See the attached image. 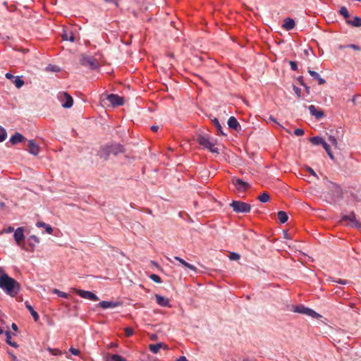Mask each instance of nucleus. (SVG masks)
I'll use <instances>...</instances> for the list:
<instances>
[{
    "mask_svg": "<svg viewBox=\"0 0 361 361\" xmlns=\"http://www.w3.org/2000/svg\"><path fill=\"white\" fill-rule=\"evenodd\" d=\"M0 288L11 296L16 295L19 289V283L13 278L8 276L1 268H0Z\"/></svg>",
    "mask_w": 361,
    "mask_h": 361,
    "instance_id": "nucleus-1",
    "label": "nucleus"
},
{
    "mask_svg": "<svg viewBox=\"0 0 361 361\" xmlns=\"http://www.w3.org/2000/svg\"><path fill=\"white\" fill-rule=\"evenodd\" d=\"M195 140L203 148L208 149L213 153H219L218 149L215 147V145L209 140L207 136L197 135Z\"/></svg>",
    "mask_w": 361,
    "mask_h": 361,
    "instance_id": "nucleus-2",
    "label": "nucleus"
},
{
    "mask_svg": "<svg viewBox=\"0 0 361 361\" xmlns=\"http://www.w3.org/2000/svg\"><path fill=\"white\" fill-rule=\"evenodd\" d=\"M230 205L237 213H248L251 210L250 204L241 201H233Z\"/></svg>",
    "mask_w": 361,
    "mask_h": 361,
    "instance_id": "nucleus-3",
    "label": "nucleus"
},
{
    "mask_svg": "<svg viewBox=\"0 0 361 361\" xmlns=\"http://www.w3.org/2000/svg\"><path fill=\"white\" fill-rule=\"evenodd\" d=\"M57 97L63 108L68 109L73 106V99L68 93L66 92H59Z\"/></svg>",
    "mask_w": 361,
    "mask_h": 361,
    "instance_id": "nucleus-4",
    "label": "nucleus"
},
{
    "mask_svg": "<svg viewBox=\"0 0 361 361\" xmlns=\"http://www.w3.org/2000/svg\"><path fill=\"white\" fill-rule=\"evenodd\" d=\"M80 63L83 66L89 67L91 69H95L99 66L97 60L91 56L82 55L80 59Z\"/></svg>",
    "mask_w": 361,
    "mask_h": 361,
    "instance_id": "nucleus-5",
    "label": "nucleus"
},
{
    "mask_svg": "<svg viewBox=\"0 0 361 361\" xmlns=\"http://www.w3.org/2000/svg\"><path fill=\"white\" fill-rule=\"evenodd\" d=\"M294 312L300 313V314H306L308 316H311L314 318H317L319 316V314L318 313H317L316 312H314L313 310L310 309L308 307H305L303 305L296 306L294 308Z\"/></svg>",
    "mask_w": 361,
    "mask_h": 361,
    "instance_id": "nucleus-6",
    "label": "nucleus"
},
{
    "mask_svg": "<svg viewBox=\"0 0 361 361\" xmlns=\"http://www.w3.org/2000/svg\"><path fill=\"white\" fill-rule=\"evenodd\" d=\"M75 293L82 298L92 301L99 300V298L91 291L75 289Z\"/></svg>",
    "mask_w": 361,
    "mask_h": 361,
    "instance_id": "nucleus-7",
    "label": "nucleus"
},
{
    "mask_svg": "<svg viewBox=\"0 0 361 361\" xmlns=\"http://www.w3.org/2000/svg\"><path fill=\"white\" fill-rule=\"evenodd\" d=\"M232 183L239 192H245L250 188V185L247 183L237 178H232Z\"/></svg>",
    "mask_w": 361,
    "mask_h": 361,
    "instance_id": "nucleus-8",
    "label": "nucleus"
},
{
    "mask_svg": "<svg viewBox=\"0 0 361 361\" xmlns=\"http://www.w3.org/2000/svg\"><path fill=\"white\" fill-rule=\"evenodd\" d=\"M330 189L333 195V200L334 202L338 201L342 199V190L338 185L335 183H331Z\"/></svg>",
    "mask_w": 361,
    "mask_h": 361,
    "instance_id": "nucleus-9",
    "label": "nucleus"
},
{
    "mask_svg": "<svg viewBox=\"0 0 361 361\" xmlns=\"http://www.w3.org/2000/svg\"><path fill=\"white\" fill-rule=\"evenodd\" d=\"M107 100L111 103L113 106H121L123 104V98L117 95L111 94L108 95Z\"/></svg>",
    "mask_w": 361,
    "mask_h": 361,
    "instance_id": "nucleus-10",
    "label": "nucleus"
},
{
    "mask_svg": "<svg viewBox=\"0 0 361 361\" xmlns=\"http://www.w3.org/2000/svg\"><path fill=\"white\" fill-rule=\"evenodd\" d=\"M13 237H14V239H15L16 243L19 246H21L23 243V241H24V239H25V235H24V233H23V228L22 227L18 228L14 231Z\"/></svg>",
    "mask_w": 361,
    "mask_h": 361,
    "instance_id": "nucleus-11",
    "label": "nucleus"
},
{
    "mask_svg": "<svg viewBox=\"0 0 361 361\" xmlns=\"http://www.w3.org/2000/svg\"><path fill=\"white\" fill-rule=\"evenodd\" d=\"M308 109L310 114L314 116L317 119H320L324 116L323 111L317 109L314 105L309 106Z\"/></svg>",
    "mask_w": 361,
    "mask_h": 361,
    "instance_id": "nucleus-12",
    "label": "nucleus"
},
{
    "mask_svg": "<svg viewBox=\"0 0 361 361\" xmlns=\"http://www.w3.org/2000/svg\"><path fill=\"white\" fill-rule=\"evenodd\" d=\"M342 220L349 221L352 224V226H355L356 228L361 227L360 223L356 220L355 215L353 212L350 214L349 215L343 216Z\"/></svg>",
    "mask_w": 361,
    "mask_h": 361,
    "instance_id": "nucleus-13",
    "label": "nucleus"
},
{
    "mask_svg": "<svg viewBox=\"0 0 361 361\" xmlns=\"http://www.w3.org/2000/svg\"><path fill=\"white\" fill-rule=\"evenodd\" d=\"M27 150L30 154L37 156L39 152V147L31 140L28 141Z\"/></svg>",
    "mask_w": 361,
    "mask_h": 361,
    "instance_id": "nucleus-14",
    "label": "nucleus"
},
{
    "mask_svg": "<svg viewBox=\"0 0 361 361\" xmlns=\"http://www.w3.org/2000/svg\"><path fill=\"white\" fill-rule=\"evenodd\" d=\"M107 147L109 148V150H111V154L114 155H118L120 153L124 152V148L120 144H112L111 145H107Z\"/></svg>",
    "mask_w": 361,
    "mask_h": 361,
    "instance_id": "nucleus-15",
    "label": "nucleus"
},
{
    "mask_svg": "<svg viewBox=\"0 0 361 361\" xmlns=\"http://www.w3.org/2000/svg\"><path fill=\"white\" fill-rule=\"evenodd\" d=\"M25 137L19 133H16L13 135H12V137L10 138V142L12 144V145H16L19 142H23V140H25Z\"/></svg>",
    "mask_w": 361,
    "mask_h": 361,
    "instance_id": "nucleus-16",
    "label": "nucleus"
},
{
    "mask_svg": "<svg viewBox=\"0 0 361 361\" xmlns=\"http://www.w3.org/2000/svg\"><path fill=\"white\" fill-rule=\"evenodd\" d=\"M228 126L229 128L234 129L235 130H238L240 128V126L237 121V119L234 116H231L228 120Z\"/></svg>",
    "mask_w": 361,
    "mask_h": 361,
    "instance_id": "nucleus-17",
    "label": "nucleus"
},
{
    "mask_svg": "<svg viewBox=\"0 0 361 361\" xmlns=\"http://www.w3.org/2000/svg\"><path fill=\"white\" fill-rule=\"evenodd\" d=\"M111 154V150H109V148L107 147V145L102 147L99 152V156L100 158L104 159V160H107Z\"/></svg>",
    "mask_w": 361,
    "mask_h": 361,
    "instance_id": "nucleus-18",
    "label": "nucleus"
},
{
    "mask_svg": "<svg viewBox=\"0 0 361 361\" xmlns=\"http://www.w3.org/2000/svg\"><path fill=\"white\" fill-rule=\"evenodd\" d=\"M100 307L103 309L107 308H114L119 305L118 302H111V301H102L98 305Z\"/></svg>",
    "mask_w": 361,
    "mask_h": 361,
    "instance_id": "nucleus-19",
    "label": "nucleus"
},
{
    "mask_svg": "<svg viewBox=\"0 0 361 361\" xmlns=\"http://www.w3.org/2000/svg\"><path fill=\"white\" fill-rule=\"evenodd\" d=\"M295 25V21L290 18H287L284 20L283 27L286 30H290L294 28Z\"/></svg>",
    "mask_w": 361,
    "mask_h": 361,
    "instance_id": "nucleus-20",
    "label": "nucleus"
},
{
    "mask_svg": "<svg viewBox=\"0 0 361 361\" xmlns=\"http://www.w3.org/2000/svg\"><path fill=\"white\" fill-rule=\"evenodd\" d=\"M155 297L157 304L159 305L160 306L167 307L169 305V301L168 298L159 295H156Z\"/></svg>",
    "mask_w": 361,
    "mask_h": 361,
    "instance_id": "nucleus-21",
    "label": "nucleus"
},
{
    "mask_svg": "<svg viewBox=\"0 0 361 361\" xmlns=\"http://www.w3.org/2000/svg\"><path fill=\"white\" fill-rule=\"evenodd\" d=\"M308 73L314 80H317L319 85H323L326 82V80L321 78L317 72L309 70Z\"/></svg>",
    "mask_w": 361,
    "mask_h": 361,
    "instance_id": "nucleus-22",
    "label": "nucleus"
},
{
    "mask_svg": "<svg viewBox=\"0 0 361 361\" xmlns=\"http://www.w3.org/2000/svg\"><path fill=\"white\" fill-rule=\"evenodd\" d=\"M25 307L30 312L31 315L32 316L35 322H37L39 319L38 313L33 309L32 306L28 302H25Z\"/></svg>",
    "mask_w": 361,
    "mask_h": 361,
    "instance_id": "nucleus-23",
    "label": "nucleus"
},
{
    "mask_svg": "<svg viewBox=\"0 0 361 361\" xmlns=\"http://www.w3.org/2000/svg\"><path fill=\"white\" fill-rule=\"evenodd\" d=\"M346 23L353 27H361V18L355 16L353 20H347Z\"/></svg>",
    "mask_w": 361,
    "mask_h": 361,
    "instance_id": "nucleus-24",
    "label": "nucleus"
},
{
    "mask_svg": "<svg viewBox=\"0 0 361 361\" xmlns=\"http://www.w3.org/2000/svg\"><path fill=\"white\" fill-rule=\"evenodd\" d=\"M161 348H166V345L162 343H159L156 344H150L149 346V349L153 353H157Z\"/></svg>",
    "mask_w": 361,
    "mask_h": 361,
    "instance_id": "nucleus-25",
    "label": "nucleus"
},
{
    "mask_svg": "<svg viewBox=\"0 0 361 361\" xmlns=\"http://www.w3.org/2000/svg\"><path fill=\"white\" fill-rule=\"evenodd\" d=\"M62 38L63 40H68L71 42H75V36L72 32L64 31L62 35Z\"/></svg>",
    "mask_w": 361,
    "mask_h": 361,
    "instance_id": "nucleus-26",
    "label": "nucleus"
},
{
    "mask_svg": "<svg viewBox=\"0 0 361 361\" xmlns=\"http://www.w3.org/2000/svg\"><path fill=\"white\" fill-rule=\"evenodd\" d=\"M37 227H43L44 228H45L46 232L49 234H51L53 232V228H51V226L49 224H47L44 222H42V221L37 222Z\"/></svg>",
    "mask_w": 361,
    "mask_h": 361,
    "instance_id": "nucleus-27",
    "label": "nucleus"
},
{
    "mask_svg": "<svg viewBox=\"0 0 361 361\" xmlns=\"http://www.w3.org/2000/svg\"><path fill=\"white\" fill-rule=\"evenodd\" d=\"M278 219L281 224H284L288 221V216L283 211H280L277 213Z\"/></svg>",
    "mask_w": 361,
    "mask_h": 361,
    "instance_id": "nucleus-28",
    "label": "nucleus"
},
{
    "mask_svg": "<svg viewBox=\"0 0 361 361\" xmlns=\"http://www.w3.org/2000/svg\"><path fill=\"white\" fill-rule=\"evenodd\" d=\"M174 258L176 260L178 261L180 264L188 267L190 270L196 271V267L195 266L186 262L184 259L180 258L179 257H175Z\"/></svg>",
    "mask_w": 361,
    "mask_h": 361,
    "instance_id": "nucleus-29",
    "label": "nucleus"
},
{
    "mask_svg": "<svg viewBox=\"0 0 361 361\" xmlns=\"http://www.w3.org/2000/svg\"><path fill=\"white\" fill-rule=\"evenodd\" d=\"M5 334H6V343L13 347V348H18V345L16 343V342H13L12 340H11V334L10 333V331H6L5 332Z\"/></svg>",
    "mask_w": 361,
    "mask_h": 361,
    "instance_id": "nucleus-30",
    "label": "nucleus"
},
{
    "mask_svg": "<svg viewBox=\"0 0 361 361\" xmlns=\"http://www.w3.org/2000/svg\"><path fill=\"white\" fill-rule=\"evenodd\" d=\"M310 142L315 145H323L325 142L322 137H312L310 138Z\"/></svg>",
    "mask_w": 361,
    "mask_h": 361,
    "instance_id": "nucleus-31",
    "label": "nucleus"
},
{
    "mask_svg": "<svg viewBox=\"0 0 361 361\" xmlns=\"http://www.w3.org/2000/svg\"><path fill=\"white\" fill-rule=\"evenodd\" d=\"M257 199L261 202L265 203L269 200L270 197H269V195L268 194V192H264L262 195H259Z\"/></svg>",
    "mask_w": 361,
    "mask_h": 361,
    "instance_id": "nucleus-32",
    "label": "nucleus"
},
{
    "mask_svg": "<svg viewBox=\"0 0 361 361\" xmlns=\"http://www.w3.org/2000/svg\"><path fill=\"white\" fill-rule=\"evenodd\" d=\"M212 121L213 124L215 126V127L216 128L218 132L219 133H221V135H225V133L222 130V127H221L219 120L216 118H214V119H212Z\"/></svg>",
    "mask_w": 361,
    "mask_h": 361,
    "instance_id": "nucleus-33",
    "label": "nucleus"
},
{
    "mask_svg": "<svg viewBox=\"0 0 361 361\" xmlns=\"http://www.w3.org/2000/svg\"><path fill=\"white\" fill-rule=\"evenodd\" d=\"M14 85L16 87L20 88L24 85V81L20 77H16L13 81Z\"/></svg>",
    "mask_w": 361,
    "mask_h": 361,
    "instance_id": "nucleus-34",
    "label": "nucleus"
},
{
    "mask_svg": "<svg viewBox=\"0 0 361 361\" xmlns=\"http://www.w3.org/2000/svg\"><path fill=\"white\" fill-rule=\"evenodd\" d=\"M339 13L342 15L345 18H348L350 17V14L348 11L345 6H342L340 8Z\"/></svg>",
    "mask_w": 361,
    "mask_h": 361,
    "instance_id": "nucleus-35",
    "label": "nucleus"
},
{
    "mask_svg": "<svg viewBox=\"0 0 361 361\" xmlns=\"http://www.w3.org/2000/svg\"><path fill=\"white\" fill-rule=\"evenodd\" d=\"M109 361H127L126 359L119 355H113Z\"/></svg>",
    "mask_w": 361,
    "mask_h": 361,
    "instance_id": "nucleus-36",
    "label": "nucleus"
},
{
    "mask_svg": "<svg viewBox=\"0 0 361 361\" xmlns=\"http://www.w3.org/2000/svg\"><path fill=\"white\" fill-rule=\"evenodd\" d=\"M52 292L55 294H57L59 297H61V298H68V295L67 293H64V292H62L56 288H54Z\"/></svg>",
    "mask_w": 361,
    "mask_h": 361,
    "instance_id": "nucleus-37",
    "label": "nucleus"
},
{
    "mask_svg": "<svg viewBox=\"0 0 361 361\" xmlns=\"http://www.w3.org/2000/svg\"><path fill=\"white\" fill-rule=\"evenodd\" d=\"M6 135L7 134L6 130L4 128H0V142L4 141L6 138Z\"/></svg>",
    "mask_w": 361,
    "mask_h": 361,
    "instance_id": "nucleus-38",
    "label": "nucleus"
},
{
    "mask_svg": "<svg viewBox=\"0 0 361 361\" xmlns=\"http://www.w3.org/2000/svg\"><path fill=\"white\" fill-rule=\"evenodd\" d=\"M149 278L156 283H159L161 282V278L157 274H152L149 276Z\"/></svg>",
    "mask_w": 361,
    "mask_h": 361,
    "instance_id": "nucleus-39",
    "label": "nucleus"
},
{
    "mask_svg": "<svg viewBox=\"0 0 361 361\" xmlns=\"http://www.w3.org/2000/svg\"><path fill=\"white\" fill-rule=\"evenodd\" d=\"M30 244L34 245L35 243H39V238L35 235H31L29 238Z\"/></svg>",
    "mask_w": 361,
    "mask_h": 361,
    "instance_id": "nucleus-40",
    "label": "nucleus"
},
{
    "mask_svg": "<svg viewBox=\"0 0 361 361\" xmlns=\"http://www.w3.org/2000/svg\"><path fill=\"white\" fill-rule=\"evenodd\" d=\"M48 350L54 355H61V352L58 348H48Z\"/></svg>",
    "mask_w": 361,
    "mask_h": 361,
    "instance_id": "nucleus-41",
    "label": "nucleus"
},
{
    "mask_svg": "<svg viewBox=\"0 0 361 361\" xmlns=\"http://www.w3.org/2000/svg\"><path fill=\"white\" fill-rule=\"evenodd\" d=\"M134 331L133 329L130 327H126L125 329V334L126 336L129 337L131 336L133 334Z\"/></svg>",
    "mask_w": 361,
    "mask_h": 361,
    "instance_id": "nucleus-42",
    "label": "nucleus"
},
{
    "mask_svg": "<svg viewBox=\"0 0 361 361\" xmlns=\"http://www.w3.org/2000/svg\"><path fill=\"white\" fill-rule=\"evenodd\" d=\"M230 259L231 260H238L240 259V255L235 252H231L229 256Z\"/></svg>",
    "mask_w": 361,
    "mask_h": 361,
    "instance_id": "nucleus-43",
    "label": "nucleus"
},
{
    "mask_svg": "<svg viewBox=\"0 0 361 361\" xmlns=\"http://www.w3.org/2000/svg\"><path fill=\"white\" fill-rule=\"evenodd\" d=\"M328 140L331 142V145H333L336 147L337 146V140L334 136H332V135L329 136Z\"/></svg>",
    "mask_w": 361,
    "mask_h": 361,
    "instance_id": "nucleus-44",
    "label": "nucleus"
},
{
    "mask_svg": "<svg viewBox=\"0 0 361 361\" xmlns=\"http://www.w3.org/2000/svg\"><path fill=\"white\" fill-rule=\"evenodd\" d=\"M305 133L304 130L302 129H300V128H296L295 130H294V134L296 135V136H302Z\"/></svg>",
    "mask_w": 361,
    "mask_h": 361,
    "instance_id": "nucleus-45",
    "label": "nucleus"
},
{
    "mask_svg": "<svg viewBox=\"0 0 361 361\" xmlns=\"http://www.w3.org/2000/svg\"><path fill=\"white\" fill-rule=\"evenodd\" d=\"M289 64H290V68H291L293 71H297V69H298V65H297V63H296L295 61H289Z\"/></svg>",
    "mask_w": 361,
    "mask_h": 361,
    "instance_id": "nucleus-46",
    "label": "nucleus"
},
{
    "mask_svg": "<svg viewBox=\"0 0 361 361\" xmlns=\"http://www.w3.org/2000/svg\"><path fill=\"white\" fill-rule=\"evenodd\" d=\"M47 70L54 71V72H58V71H59V68L57 67L56 66L49 65V66H47Z\"/></svg>",
    "mask_w": 361,
    "mask_h": 361,
    "instance_id": "nucleus-47",
    "label": "nucleus"
},
{
    "mask_svg": "<svg viewBox=\"0 0 361 361\" xmlns=\"http://www.w3.org/2000/svg\"><path fill=\"white\" fill-rule=\"evenodd\" d=\"M69 351L74 355H79L80 351L78 350V349H76V348H74L73 347H71L70 349H69Z\"/></svg>",
    "mask_w": 361,
    "mask_h": 361,
    "instance_id": "nucleus-48",
    "label": "nucleus"
},
{
    "mask_svg": "<svg viewBox=\"0 0 361 361\" xmlns=\"http://www.w3.org/2000/svg\"><path fill=\"white\" fill-rule=\"evenodd\" d=\"M293 90L295 92V93L298 95V97H300L301 96V90L300 88L296 87V86H293Z\"/></svg>",
    "mask_w": 361,
    "mask_h": 361,
    "instance_id": "nucleus-49",
    "label": "nucleus"
},
{
    "mask_svg": "<svg viewBox=\"0 0 361 361\" xmlns=\"http://www.w3.org/2000/svg\"><path fill=\"white\" fill-rule=\"evenodd\" d=\"M347 47L348 48H352V49H353L355 51H360V47L358 45H356V44H348V45H347Z\"/></svg>",
    "mask_w": 361,
    "mask_h": 361,
    "instance_id": "nucleus-50",
    "label": "nucleus"
},
{
    "mask_svg": "<svg viewBox=\"0 0 361 361\" xmlns=\"http://www.w3.org/2000/svg\"><path fill=\"white\" fill-rule=\"evenodd\" d=\"M307 171H308L311 175H312V176H315V177L318 178V177H317V174H316V173H315V171H314L312 168H310V167H307Z\"/></svg>",
    "mask_w": 361,
    "mask_h": 361,
    "instance_id": "nucleus-51",
    "label": "nucleus"
},
{
    "mask_svg": "<svg viewBox=\"0 0 361 361\" xmlns=\"http://www.w3.org/2000/svg\"><path fill=\"white\" fill-rule=\"evenodd\" d=\"M334 281L336 283H340V284H343V285L348 283V281L346 280H343V279L334 280Z\"/></svg>",
    "mask_w": 361,
    "mask_h": 361,
    "instance_id": "nucleus-52",
    "label": "nucleus"
},
{
    "mask_svg": "<svg viewBox=\"0 0 361 361\" xmlns=\"http://www.w3.org/2000/svg\"><path fill=\"white\" fill-rule=\"evenodd\" d=\"M322 146H323V147L324 148V149L326 150V152H328L329 151L331 150L330 146L326 142H324L323 143Z\"/></svg>",
    "mask_w": 361,
    "mask_h": 361,
    "instance_id": "nucleus-53",
    "label": "nucleus"
},
{
    "mask_svg": "<svg viewBox=\"0 0 361 361\" xmlns=\"http://www.w3.org/2000/svg\"><path fill=\"white\" fill-rule=\"evenodd\" d=\"M298 80V81H299V82H300V84L301 85L305 86L307 90H309V87H308L307 86H305V85L304 84V82H303V78H302V76H301V77H299Z\"/></svg>",
    "mask_w": 361,
    "mask_h": 361,
    "instance_id": "nucleus-54",
    "label": "nucleus"
},
{
    "mask_svg": "<svg viewBox=\"0 0 361 361\" xmlns=\"http://www.w3.org/2000/svg\"><path fill=\"white\" fill-rule=\"evenodd\" d=\"M13 231H14V228L12 226H9L6 229L4 230V232L5 233H12Z\"/></svg>",
    "mask_w": 361,
    "mask_h": 361,
    "instance_id": "nucleus-55",
    "label": "nucleus"
},
{
    "mask_svg": "<svg viewBox=\"0 0 361 361\" xmlns=\"http://www.w3.org/2000/svg\"><path fill=\"white\" fill-rule=\"evenodd\" d=\"M5 76L7 79H9V80H12V79L15 78V77L10 73H6Z\"/></svg>",
    "mask_w": 361,
    "mask_h": 361,
    "instance_id": "nucleus-56",
    "label": "nucleus"
},
{
    "mask_svg": "<svg viewBox=\"0 0 361 361\" xmlns=\"http://www.w3.org/2000/svg\"><path fill=\"white\" fill-rule=\"evenodd\" d=\"M176 361H188L185 356H180Z\"/></svg>",
    "mask_w": 361,
    "mask_h": 361,
    "instance_id": "nucleus-57",
    "label": "nucleus"
},
{
    "mask_svg": "<svg viewBox=\"0 0 361 361\" xmlns=\"http://www.w3.org/2000/svg\"><path fill=\"white\" fill-rule=\"evenodd\" d=\"M158 129H159V126H152L151 127V130L154 132H157L158 130Z\"/></svg>",
    "mask_w": 361,
    "mask_h": 361,
    "instance_id": "nucleus-58",
    "label": "nucleus"
},
{
    "mask_svg": "<svg viewBox=\"0 0 361 361\" xmlns=\"http://www.w3.org/2000/svg\"><path fill=\"white\" fill-rule=\"evenodd\" d=\"M11 327H12V329H13L14 331H17V330H18V326H17V325H16L15 323H13V324H12Z\"/></svg>",
    "mask_w": 361,
    "mask_h": 361,
    "instance_id": "nucleus-59",
    "label": "nucleus"
},
{
    "mask_svg": "<svg viewBox=\"0 0 361 361\" xmlns=\"http://www.w3.org/2000/svg\"><path fill=\"white\" fill-rule=\"evenodd\" d=\"M106 2H114L116 6H118L117 0H104Z\"/></svg>",
    "mask_w": 361,
    "mask_h": 361,
    "instance_id": "nucleus-60",
    "label": "nucleus"
},
{
    "mask_svg": "<svg viewBox=\"0 0 361 361\" xmlns=\"http://www.w3.org/2000/svg\"><path fill=\"white\" fill-rule=\"evenodd\" d=\"M327 154H328V155L330 157V158H331V159H334V155H333V154H332V152H331V150H330V151H329V152H327Z\"/></svg>",
    "mask_w": 361,
    "mask_h": 361,
    "instance_id": "nucleus-61",
    "label": "nucleus"
},
{
    "mask_svg": "<svg viewBox=\"0 0 361 361\" xmlns=\"http://www.w3.org/2000/svg\"><path fill=\"white\" fill-rule=\"evenodd\" d=\"M345 48H348V47H347V45L346 46H345V45H339L338 46L339 49H343Z\"/></svg>",
    "mask_w": 361,
    "mask_h": 361,
    "instance_id": "nucleus-62",
    "label": "nucleus"
},
{
    "mask_svg": "<svg viewBox=\"0 0 361 361\" xmlns=\"http://www.w3.org/2000/svg\"><path fill=\"white\" fill-rule=\"evenodd\" d=\"M269 120L276 123V121L275 120V118L272 116H270L269 118Z\"/></svg>",
    "mask_w": 361,
    "mask_h": 361,
    "instance_id": "nucleus-63",
    "label": "nucleus"
},
{
    "mask_svg": "<svg viewBox=\"0 0 361 361\" xmlns=\"http://www.w3.org/2000/svg\"><path fill=\"white\" fill-rule=\"evenodd\" d=\"M4 330L0 328V335H1L2 334H4Z\"/></svg>",
    "mask_w": 361,
    "mask_h": 361,
    "instance_id": "nucleus-64",
    "label": "nucleus"
}]
</instances>
